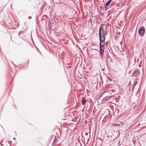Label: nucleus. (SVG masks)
<instances>
[{
    "label": "nucleus",
    "instance_id": "nucleus-1",
    "mask_svg": "<svg viewBox=\"0 0 146 146\" xmlns=\"http://www.w3.org/2000/svg\"><path fill=\"white\" fill-rule=\"evenodd\" d=\"M104 38L102 40L101 39V41L100 40V55L101 58L103 56V55L104 53V50L105 49V47L104 46V44H102V43H103L104 44L105 43V36H103Z\"/></svg>",
    "mask_w": 146,
    "mask_h": 146
},
{
    "label": "nucleus",
    "instance_id": "nucleus-2",
    "mask_svg": "<svg viewBox=\"0 0 146 146\" xmlns=\"http://www.w3.org/2000/svg\"><path fill=\"white\" fill-rule=\"evenodd\" d=\"M104 24L101 25L100 27L99 30V36L100 40L101 41V37L103 36H105L104 35V31L103 29L102 25H104Z\"/></svg>",
    "mask_w": 146,
    "mask_h": 146
},
{
    "label": "nucleus",
    "instance_id": "nucleus-3",
    "mask_svg": "<svg viewBox=\"0 0 146 146\" xmlns=\"http://www.w3.org/2000/svg\"><path fill=\"white\" fill-rule=\"evenodd\" d=\"M139 34L140 36H143L145 33V27L143 26L141 27L139 30Z\"/></svg>",
    "mask_w": 146,
    "mask_h": 146
},
{
    "label": "nucleus",
    "instance_id": "nucleus-4",
    "mask_svg": "<svg viewBox=\"0 0 146 146\" xmlns=\"http://www.w3.org/2000/svg\"><path fill=\"white\" fill-rule=\"evenodd\" d=\"M110 98V96H107L104 98H103L102 100V102H106L108 100H109Z\"/></svg>",
    "mask_w": 146,
    "mask_h": 146
},
{
    "label": "nucleus",
    "instance_id": "nucleus-5",
    "mask_svg": "<svg viewBox=\"0 0 146 146\" xmlns=\"http://www.w3.org/2000/svg\"><path fill=\"white\" fill-rule=\"evenodd\" d=\"M140 72L139 71L137 70L134 71L133 73V76H136L139 74Z\"/></svg>",
    "mask_w": 146,
    "mask_h": 146
},
{
    "label": "nucleus",
    "instance_id": "nucleus-6",
    "mask_svg": "<svg viewBox=\"0 0 146 146\" xmlns=\"http://www.w3.org/2000/svg\"><path fill=\"white\" fill-rule=\"evenodd\" d=\"M119 111V110L118 109H117L116 108L115 109V110H113V112L115 114L117 115Z\"/></svg>",
    "mask_w": 146,
    "mask_h": 146
},
{
    "label": "nucleus",
    "instance_id": "nucleus-7",
    "mask_svg": "<svg viewBox=\"0 0 146 146\" xmlns=\"http://www.w3.org/2000/svg\"><path fill=\"white\" fill-rule=\"evenodd\" d=\"M86 103V100L83 98H82V103L83 105H84Z\"/></svg>",
    "mask_w": 146,
    "mask_h": 146
},
{
    "label": "nucleus",
    "instance_id": "nucleus-8",
    "mask_svg": "<svg viewBox=\"0 0 146 146\" xmlns=\"http://www.w3.org/2000/svg\"><path fill=\"white\" fill-rule=\"evenodd\" d=\"M112 1V0H109L107 2L105 5V6L106 7H107L110 4L111 2Z\"/></svg>",
    "mask_w": 146,
    "mask_h": 146
},
{
    "label": "nucleus",
    "instance_id": "nucleus-9",
    "mask_svg": "<svg viewBox=\"0 0 146 146\" xmlns=\"http://www.w3.org/2000/svg\"><path fill=\"white\" fill-rule=\"evenodd\" d=\"M136 84H137V82H135V83H134L133 86H135L136 85Z\"/></svg>",
    "mask_w": 146,
    "mask_h": 146
},
{
    "label": "nucleus",
    "instance_id": "nucleus-10",
    "mask_svg": "<svg viewBox=\"0 0 146 146\" xmlns=\"http://www.w3.org/2000/svg\"><path fill=\"white\" fill-rule=\"evenodd\" d=\"M85 134L86 135H88V133L86 132L85 133Z\"/></svg>",
    "mask_w": 146,
    "mask_h": 146
},
{
    "label": "nucleus",
    "instance_id": "nucleus-11",
    "mask_svg": "<svg viewBox=\"0 0 146 146\" xmlns=\"http://www.w3.org/2000/svg\"><path fill=\"white\" fill-rule=\"evenodd\" d=\"M31 18V17H30V16H29V18H28V19H30Z\"/></svg>",
    "mask_w": 146,
    "mask_h": 146
},
{
    "label": "nucleus",
    "instance_id": "nucleus-12",
    "mask_svg": "<svg viewBox=\"0 0 146 146\" xmlns=\"http://www.w3.org/2000/svg\"><path fill=\"white\" fill-rule=\"evenodd\" d=\"M9 143H11V141H9Z\"/></svg>",
    "mask_w": 146,
    "mask_h": 146
},
{
    "label": "nucleus",
    "instance_id": "nucleus-13",
    "mask_svg": "<svg viewBox=\"0 0 146 146\" xmlns=\"http://www.w3.org/2000/svg\"><path fill=\"white\" fill-rule=\"evenodd\" d=\"M104 38L103 37H101V39H102V38H103V39Z\"/></svg>",
    "mask_w": 146,
    "mask_h": 146
},
{
    "label": "nucleus",
    "instance_id": "nucleus-14",
    "mask_svg": "<svg viewBox=\"0 0 146 146\" xmlns=\"http://www.w3.org/2000/svg\"><path fill=\"white\" fill-rule=\"evenodd\" d=\"M89 138H88V141H89Z\"/></svg>",
    "mask_w": 146,
    "mask_h": 146
},
{
    "label": "nucleus",
    "instance_id": "nucleus-15",
    "mask_svg": "<svg viewBox=\"0 0 146 146\" xmlns=\"http://www.w3.org/2000/svg\"><path fill=\"white\" fill-rule=\"evenodd\" d=\"M94 50H97V51H98V50L96 49H94Z\"/></svg>",
    "mask_w": 146,
    "mask_h": 146
},
{
    "label": "nucleus",
    "instance_id": "nucleus-16",
    "mask_svg": "<svg viewBox=\"0 0 146 146\" xmlns=\"http://www.w3.org/2000/svg\"><path fill=\"white\" fill-rule=\"evenodd\" d=\"M14 140H15V138H14Z\"/></svg>",
    "mask_w": 146,
    "mask_h": 146
}]
</instances>
